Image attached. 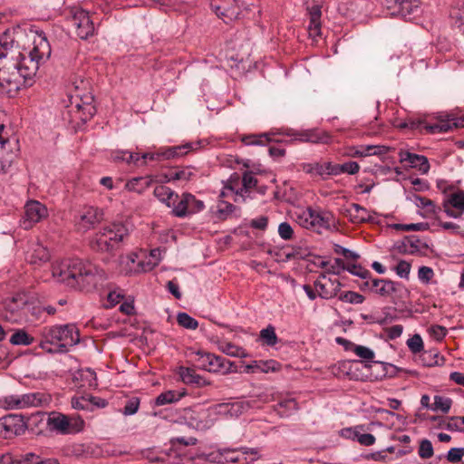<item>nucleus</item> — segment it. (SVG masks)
<instances>
[{
  "label": "nucleus",
  "mask_w": 464,
  "mask_h": 464,
  "mask_svg": "<svg viewBox=\"0 0 464 464\" xmlns=\"http://www.w3.org/2000/svg\"><path fill=\"white\" fill-rule=\"evenodd\" d=\"M50 55L44 32L33 27L5 31L0 36V86L8 93L31 86L40 64Z\"/></svg>",
  "instance_id": "f257e3e1"
},
{
  "label": "nucleus",
  "mask_w": 464,
  "mask_h": 464,
  "mask_svg": "<svg viewBox=\"0 0 464 464\" xmlns=\"http://www.w3.org/2000/svg\"><path fill=\"white\" fill-rule=\"evenodd\" d=\"M52 276L69 287L90 291L107 279L106 272L95 264L80 258L56 261L52 265Z\"/></svg>",
  "instance_id": "f03ea898"
},
{
  "label": "nucleus",
  "mask_w": 464,
  "mask_h": 464,
  "mask_svg": "<svg viewBox=\"0 0 464 464\" xmlns=\"http://www.w3.org/2000/svg\"><path fill=\"white\" fill-rule=\"evenodd\" d=\"M80 331L73 324L44 326L40 330L38 347L50 354H63L80 343Z\"/></svg>",
  "instance_id": "7ed1b4c3"
},
{
  "label": "nucleus",
  "mask_w": 464,
  "mask_h": 464,
  "mask_svg": "<svg viewBox=\"0 0 464 464\" xmlns=\"http://www.w3.org/2000/svg\"><path fill=\"white\" fill-rule=\"evenodd\" d=\"M295 220L304 228L314 229L318 233L323 230H332L336 227L337 220L334 215L325 209L301 208L295 211Z\"/></svg>",
  "instance_id": "20e7f679"
},
{
  "label": "nucleus",
  "mask_w": 464,
  "mask_h": 464,
  "mask_svg": "<svg viewBox=\"0 0 464 464\" xmlns=\"http://www.w3.org/2000/svg\"><path fill=\"white\" fill-rule=\"evenodd\" d=\"M128 233V228L121 223L105 227L92 237L90 242L91 248L98 253H111L120 247Z\"/></svg>",
  "instance_id": "39448f33"
},
{
  "label": "nucleus",
  "mask_w": 464,
  "mask_h": 464,
  "mask_svg": "<svg viewBox=\"0 0 464 464\" xmlns=\"http://www.w3.org/2000/svg\"><path fill=\"white\" fill-rule=\"evenodd\" d=\"M249 408V404L244 401L223 402L209 407L202 413L204 420L198 424L201 429L210 428L219 419H232L240 416Z\"/></svg>",
  "instance_id": "423d86ee"
},
{
  "label": "nucleus",
  "mask_w": 464,
  "mask_h": 464,
  "mask_svg": "<svg viewBox=\"0 0 464 464\" xmlns=\"http://www.w3.org/2000/svg\"><path fill=\"white\" fill-rule=\"evenodd\" d=\"M30 309L31 304L24 296L18 295L5 300L0 304V316L10 323H24L29 320Z\"/></svg>",
  "instance_id": "0eeeda50"
},
{
  "label": "nucleus",
  "mask_w": 464,
  "mask_h": 464,
  "mask_svg": "<svg viewBox=\"0 0 464 464\" xmlns=\"http://www.w3.org/2000/svg\"><path fill=\"white\" fill-rule=\"evenodd\" d=\"M47 428L57 434H76L83 430L85 422L78 415L67 416L59 412H52L47 419Z\"/></svg>",
  "instance_id": "6e6552de"
},
{
  "label": "nucleus",
  "mask_w": 464,
  "mask_h": 464,
  "mask_svg": "<svg viewBox=\"0 0 464 464\" xmlns=\"http://www.w3.org/2000/svg\"><path fill=\"white\" fill-rule=\"evenodd\" d=\"M44 401V395L40 392L24 394H7L0 397V408L13 411L39 407Z\"/></svg>",
  "instance_id": "1a4fd4ad"
},
{
  "label": "nucleus",
  "mask_w": 464,
  "mask_h": 464,
  "mask_svg": "<svg viewBox=\"0 0 464 464\" xmlns=\"http://www.w3.org/2000/svg\"><path fill=\"white\" fill-rule=\"evenodd\" d=\"M372 293L382 297H390L394 303L409 295L408 289L401 283L378 278L372 279Z\"/></svg>",
  "instance_id": "9d476101"
},
{
  "label": "nucleus",
  "mask_w": 464,
  "mask_h": 464,
  "mask_svg": "<svg viewBox=\"0 0 464 464\" xmlns=\"http://www.w3.org/2000/svg\"><path fill=\"white\" fill-rule=\"evenodd\" d=\"M201 146V141L198 140L195 142H187L180 146L170 147L165 150H162L158 152H146L140 155V163L142 166L146 164V160H160L162 159H171L175 157H179L187 154L190 150H196Z\"/></svg>",
  "instance_id": "9b49d317"
},
{
  "label": "nucleus",
  "mask_w": 464,
  "mask_h": 464,
  "mask_svg": "<svg viewBox=\"0 0 464 464\" xmlns=\"http://www.w3.org/2000/svg\"><path fill=\"white\" fill-rule=\"evenodd\" d=\"M257 180L252 172H246L242 178V187L237 188L234 181L230 180L228 185H225L220 197L232 196L235 202L245 201L249 197V189L256 187Z\"/></svg>",
  "instance_id": "f8f14e48"
},
{
  "label": "nucleus",
  "mask_w": 464,
  "mask_h": 464,
  "mask_svg": "<svg viewBox=\"0 0 464 464\" xmlns=\"http://www.w3.org/2000/svg\"><path fill=\"white\" fill-rule=\"evenodd\" d=\"M280 133L293 138L294 140L301 142H311L315 144H327L331 142V136L329 133L319 129H309L304 130L285 129L282 130Z\"/></svg>",
  "instance_id": "ddd939ff"
},
{
  "label": "nucleus",
  "mask_w": 464,
  "mask_h": 464,
  "mask_svg": "<svg viewBox=\"0 0 464 464\" xmlns=\"http://www.w3.org/2000/svg\"><path fill=\"white\" fill-rule=\"evenodd\" d=\"M26 430V422L21 415L9 414L0 418V438L11 439L20 436Z\"/></svg>",
  "instance_id": "4468645a"
},
{
  "label": "nucleus",
  "mask_w": 464,
  "mask_h": 464,
  "mask_svg": "<svg viewBox=\"0 0 464 464\" xmlns=\"http://www.w3.org/2000/svg\"><path fill=\"white\" fill-rule=\"evenodd\" d=\"M205 208L204 202L198 199L190 193H184L174 206L172 213L179 218H184L202 211Z\"/></svg>",
  "instance_id": "2eb2a0df"
},
{
  "label": "nucleus",
  "mask_w": 464,
  "mask_h": 464,
  "mask_svg": "<svg viewBox=\"0 0 464 464\" xmlns=\"http://www.w3.org/2000/svg\"><path fill=\"white\" fill-rule=\"evenodd\" d=\"M4 130L5 125L0 123V173L6 172L15 158L16 143Z\"/></svg>",
  "instance_id": "dca6fc26"
},
{
  "label": "nucleus",
  "mask_w": 464,
  "mask_h": 464,
  "mask_svg": "<svg viewBox=\"0 0 464 464\" xmlns=\"http://www.w3.org/2000/svg\"><path fill=\"white\" fill-rule=\"evenodd\" d=\"M329 273H322L314 282V286L318 296L322 299H331L340 292L342 284L336 278L328 276Z\"/></svg>",
  "instance_id": "f3484780"
},
{
  "label": "nucleus",
  "mask_w": 464,
  "mask_h": 464,
  "mask_svg": "<svg viewBox=\"0 0 464 464\" xmlns=\"http://www.w3.org/2000/svg\"><path fill=\"white\" fill-rule=\"evenodd\" d=\"M439 121L434 124H426V131L430 134L445 133L453 128L464 127V118L455 117L452 113L440 112L438 116Z\"/></svg>",
  "instance_id": "a211bd4d"
},
{
  "label": "nucleus",
  "mask_w": 464,
  "mask_h": 464,
  "mask_svg": "<svg viewBox=\"0 0 464 464\" xmlns=\"http://www.w3.org/2000/svg\"><path fill=\"white\" fill-rule=\"evenodd\" d=\"M72 25L75 28L76 34L81 39H88L95 32L93 22L91 20L89 13L82 9H76L71 19Z\"/></svg>",
  "instance_id": "6ab92c4d"
},
{
  "label": "nucleus",
  "mask_w": 464,
  "mask_h": 464,
  "mask_svg": "<svg viewBox=\"0 0 464 464\" xmlns=\"http://www.w3.org/2000/svg\"><path fill=\"white\" fill-rule=\"evenodd\" d=\"M441 207L447 217L458 219L464 214V191L457 190L445 196Z\"/></svg>",
  "instance_id": "aec40b11"
},
{
  "label": "nucleus",
  "mask_w": 464,
  "mask_h": 464,
  "mask_svg": "<svg viewBox=\"0 0 464 464\" xmlns=\"http://www.w3.org/2000/svg\"><path fill=\"white\" fill-rule=\"evenodd\" d=\"M392 5V14L399 15L405 20H413L421 13V7L418 0H390Z\"/></svg>",
  "instance_id": "412c9836"
},
{
  "label": "nucleus",
  "mask_w": 464,
  "mask_h": 464,
  "mask_svg": "<svg viewBox=\"0 0 464 464\" xmlns=\"http://www.w3.org/2000/svg\"><path fill=\"white\" fill-rule=\"evenodd\" d=\"M211 8L226 24L237 19L239 14L237 0H212Z\"/></svg>",
  "instance_id": "4be33fe9"
},
{
  "label": "nucleus",
  "mask_w": 464,
  "mask_h": 464,
  "mask_svg": "<svg viewBox=\"0 0 464 464\" xmlns=\"http://www.w3.org/2000/svg\"><path fill=\"white\" fill-rule=\"evenodd\" d=\"M24 219L23 226L25 229L30 228L34 224L40 222L48 216V210L39 201L32 200L26 203Z\"/></svg>",
  "instance_id": "5701e85b"
},
{
  "label": "nucleus",
  "mask_w": 464,
  "mask_h": 464,
  "mask_svg": "<svg viewBox=\"0 0 464 464\" xmlns=\"http://www.w3.org/2000/svg\"><path fill=\"white\" fill-rule=\"evenodd\" d=\"M341 213L353 224L372 221L373 215H376L375 212H372L357 203H352L342 208Z\"/></svg>",
  "instance_id": "b1692460"
},
{
  "label": "nucleus",
  "mask_w": 464,
  "mask_h": 464,
  "mask_svg": "<svg viewBox=\"0 0 464 464\" xmlns=\"http://www.w3.org/2000/svg\"><path fill=\"white\" fill-rule=\"evenodd\" d=\"M120 270L125 275L149 272L145 261L137 253H130L120 257Z\"/></svg>",
  "instance_id": "393cba45"
},
{
  "label": "nucleus",
  "mask_w": 464,
  "mask_h": 464,
  "mask_svg": "<svg viewBox=\"0 0 464 464\" xmlns=\"http://www.w3.org/2000/svg\"><path fill=\"white\" fill-rule=\"evenodd\" d=\"M103 213L97 208H84L76 222L79 230L87 231L102 220Z\"/></svg>",
  "instance_id": "a878e982"
},
{
  "label": "nucleus",
  "mask_w": 464,
  "mask_h": 464,
  "mask_svg": "<svg viewBox=\"0 0 464 464\" xmlns=\"http://www.w3.org/2000/svg\"><path fill=\"white\" fill-rule=\"evenodd\" d=\"M398 155L400 162L407 163L410 168L416 169L420 174H427L429 172L430 166L425 156L403 150H401Z\"/></svg>",
  "instance_id": "bb28decb"
},
{
  "label": "nucleus",
  "mask_w": 464,
  "mask_h": 464,
  "mask_svg": "<svg viewBox=\"0 0 464 464\" xmlns=\"http://www.w3.org/2000/svg\"><path fill=\"white\" fill-rule=\"evenodd\" d=\"M363 426H355L346 428L342 430V434L353 441H358L363 446H372L375 443V437L370 433H363Z\"/></svg>",
  "instance_id": "cd10ccee"
},
{
  "label": "nucleus",
  "mask_w": 464,
  "mask_h": 464,
  "mask_svg": "<svg viewBox=\"0 0 464 464\" xmlns=\"http://www.w3.org/2000/svg\"><path fill=\"white\" fill-rule=\"evenodd\" d=\"M389 149L383 145H358L353 146L348 150V155L351 157H367L372 155H383Z\"/></svg>",
  "instance_id": "c85d7f7f"
},
{
  "label": "nucleus",
  "mask_w": 464,
  "mask_h": 464,
  "mask_svg": "<svg viewBox=\"0 0 464 464\" xmlns=\"http://www.w3.org/2000/svg\"><path fill=\"white\" fill-rule=\"evenodd\" d=\"M301 169L309 175L319 176L324 179L333 175L334 172L333 164L331 162H306L301 165Z\"/></svg>",
  "instance_id": "c756f323"
},
{
  "label": "nucleus",
  "mask_w": 464,
  "mask_h": 464,
  "mask_svg": "<svg viewBox=\"0 0 464 464\" xmlns=\"http://www.w3.org/2000/svg\"><path fill=\"white\" fill-rule=\"evenodd\" d=\"M50 259L49 250L40 243H34L26 251V260L32 265H41Z\"/></svg>",
  "instance_id": "7c9ffc66"
},
{
  "label": "nucleus",
  "mask_w": 464,
  "mask_h": 464,
  "mask_svg": "<svg viewBox=\"0 0 464 464\" xmlns=\"http://www.w3.org/2000/svg\"><path fill=\"white\" fill-rule=\"evenodd\" d=\"M207 371L228 373L236 372V366L233 362L213 353V355L210 357V360L208 361V365H207Z\"/></svg>",
  "instance_id": "2f4dec72"
},
{
  "label": "nucleus",
  "mask_w": 464,
  "mask_h": 464,
  "mask_svg": "<svg viewBox=\"0 0 464 464\" xmlns=\"http://www.w3.org/2000/svg\"><path fill=\"white\" fill-rule=\"evenodd\" d=\"M111 159L114 162H122L129 166L133 165L136 167L142 166L140 163V154L131 152L127 150H115L111 152Z\"/></svg>",
  "instance_id": "473e14b6"
},
{
  "label": "nucleus",
  "mask_w": 464,
  "mask_h": 464,
  "mask_svg": "<svg viewBox=\"0 0 464 464\" xmlns=\"http://www.w3.org/2000/svg\"><path fill=\"white\" fill-rule=\"evenodd\" d=\"M154 196L169 208H174L179 199V195L169 187L160 185L154 188Z\"/></svg>",
  "instance_id": "72a5a7b5"
},
{
  "label": "nucleus",
  "mask_w": 464,
  "mask_h": 464,
  "mask_svg": "<svg viewBox=\"0 0 464 464\" xmlns=\"http://www.w3.org/2000/svg\"><path fill=\"white\" fill-rule=\"evenodd\" d=\"M278 369V362L274 360L269 361H254L245 366L244 372L246 373L255 372H276Z\"/></svg>",
  "instance_id": "f704fd0d"
},
{
  "label": "nucleus",
  "mask_w": 464,
  "mask_h": 464,
  "mask_svg": "<svg viewBox=\"0 0 464 464\" xmlns=\"http://www.w3.org/2000/svg\"><path fill=\"white\" fill-rule=\"evenodd\" d=\"M152 182H153V179L150 176L138 177V178H133V179H130L125 184V188L129 191H133V192L141 194L151 186Z\"/></svg>",
  "instance_id": "c9c22d12"
},
{
  "label": "nucleus",
  "mask_w": 464,
  "mask_h": 464,
  "mask_svg": "<svg viewBox=\"0 0 464 464\" xmlns=\"http://www.w3.org/2000/svg\"><path fill=\"white\" fill-rule=\"evenodd\" d=\"M18 464H59L57 459H44L34 452H25L19 455Z\"/></svg>",
  "instance_id": "e433bc0d"
},
{
  "label": "nucleus",
  "mask_w": 464,
  "mask_h": 464,
  "mask_svg": "<svg viewBox=\"0 0 464 464\" xmlns=\"http://www.w3.org/2000/svg\"><path fill=\"white\" fill-rule=\"evenodd\" d=\"M184 395L185 392L183 391L169 390L159 394L156 397L154 403L156 406L175 403L178 402Z\"/></svg>",
  "instance_id": "4c0bfd02"
},
{
  "label": "nucleus",
  "mask_w": 464,
  "mask_h": 464,
  "mask_svg": "<svg viewBox=\"0 0 464 464\" xmlns=\"http://www.w3.org/2000/svg\"><path fill=\"white\" fill-rule=\"evenodd\" d=\"M34 336L29 334L24 329H18L11 335L9 342L16 346H29L34 343Z\"/></svg>",
  "instance_id": "58836bf2"
},
{
  "label": "nucleus",
  "mask_w": 464,
  "mask_h": 464,
  "mask_svg": "<svg viewBox=\"0 0 464 464\" xmlns=\"http://www.w3.org/2000/svg\"><path fill=\"white\" fill-rule=\"evenodd\" d=\"M416 207L423 210V213L421 214L423 218H430L440 211V208L436 206L434 201L424 197L420 198V200L418 202Z\"/></svg>",
  "instance_id": "ea45409f"
},
{
  "label": "nucleus",
  "mask_w": 464,
  "mask_h": 464,
  "mask_svg": "<svg viewBox=\"0 0 464 464\" xmlns=\"http://www.w3.org/2000/svg\"><path fill=\"white\" fill-rule=\"evenodd\" d=\"M218 346L220 352L231 357H245L246 355L243 348L232 343L220 342Z\"/></svg>",
  "instance_id": "a19ab883"
},
{
  "label": "nucleus",
  "mask_w": 464,
  "mask_h": 464,
  "mask_svg": "<svg viewBox=\"0 0 464 464\" xmlns=\"http://www.w3.org/2000/svg\"><path fill=\"white\" fill-rule=\"evenodd\" d=\"M450 17L454 27L464 34V3L451 9Z\"/></svg>",
  "instance_id": "79ce46f5"
},
{
  "label": "nucleus",
  "mask_w": 464,
  "mask_h": 464,
  "mask_svg": "<svg viewBox=\"0 0 464 464\" xmlns=\"http://www.w3.org/2000/svg\"><path fill=\"white\" fill-rule=\"evenodd\" d=\"M297 410L298 404L294 398H287L278 402V412L282 417H288Z\"/></svg>",
  "instance_id": "37998d69"
},
{
  "label": "nucleus",
  "mask_w": 464,
  "mask_h": 464,
  "mask_svg": "<svg viewBox=\"0 0 464 464\" xmlns=\"http://www.w3.org/2000/svg\"><path fill=\"white\" fill-rule=\"evenodd\" d=\"M179 374L183 382L188 384H199L201 377L196 373L193 369L188 367H179Z\"/></svg>",
  "instance_id": "c03bdc74"
},
{
  "label": "nucleus",
  "mask_w": 464,
  "mask_h": 464,
  "mask_svg": "<svg viewBox=\"0 0 464 464\" xmlns=\"http://www.w3.org/2000/svg\"><path fill=\"white\" fill-rule=\"evenodd\" d=\"M452 401L450 398L435 395L434 402L431 404L430 410L433 411H441L448 413L451 408Z\"/></svg>",
  "instance_id": "a18cd8bd"
},
{
  "label": "nucleus",
  "mask_w": 464,
  "mask_h": 464,
  "mask_svg": "<svg viewBox=\"0 0 464 464\" xmlns=\"http://www.w3.org/2000/svg\"><path fill=\"white\" fill-rule=\"evenodd\" d=\"M333 169H334L333 175H334V176L339 175L341 173H348L350 175H353L359 171L360 166L355 161H349V162H345L341 165H334L333 164Z\"/></svg>",
  "instance_id": "49530a36"
},
{
  "label": "nucleus",
  "mask_w": 464,
  "mask_h": 464,
  "mask_svg": "<svg viewBox=\"0 0 464 464\" xmlns=\"http://www.w3.org/2000/svg\"><path fill=\"white\" fill-rule=\"evenodd\" d=\"M260 339L268 346H274L277 343V335L275 327L268 325L260 331Z\"/></svg>",
  "instance_id": "de8ad7c7"
},
{
  "label": "nucleus",
  "mask_w": 464,
  "mask_h": 464,
  "mask_svg": "<svg viewBox=\"0 0 464 464\" xmlns=\"http://www.w3.org/2000/svg\"><path fill=\"white\" fill-rule=\"evenodd\" d=\"M177 321L180 326H182L186 329L195 330L198 326V321L195 318H193L192 316H190L188 314L184 313V312L178 314Z\"/></svg>",
  "instance_id": "09e8293b"
},
{
  "label": "nucleus",
  "mask_w": 464,
  "mask_h": 464,
  "mask_svg": "<svg viewBox=\"0 0 464 464\" xmlns=\"http://www.w3.org/2000/svg\"><path fill=\"white\" fill-rule=\"evenodd\" d=\"M270 133H262V134H253L248 135L243 138V141L246 145L253 146V145H258L263 146L266 142L270 141L269 138Z\"/></svg>",
  "instance_id": "8fccbe9b"
},
{
  "label": "nucleus",
  "mask_w": 464,
  "mask_h": 464,
  "mask_svg": "<svg viewBox=\"0 0 464 464\" xmlns=\"http://www.w3.org/2000/svg\"><path fill=\"white\" fill-rule=\"evenodd\" d=\"M422 361L426 366H439L444 362V358L433 351L425 352L422 355Z\"/></svg>",
  "instance_id": "3c124183"
},
{
  "label": "nucleus",
  "mask_w": 464,
  "mask_h": 464,
  "mask_svg": "<svg viewBox=\"0 0 464 464\" xmlns=\"http://www.w3.org/2000/svg\"><path fill=\"white\" fill-rule=\"evenodd\" d=\"M80 376L84 382V385H87L89 388L94 389L98 386L96 372L92 369L86 368L82 370Z\"/></svg>",
  "instance_id": "603ef678"
},
{
  "label": "nucleus",
  "mask_w": 464,
  "mask_h": 464,
  "mask_svg": "<svg viewBox=\"0 0 464 464\" xmlns=\"http://www.w3.org/2000/svg\"><path fill=\"white\" fill-rule=\"evenodd\" d=\"M162 259L161 250L159 248L152 249L148 256L143 259L145 261L146 268L148 271L152 270L159 265Z\"/></svg>",
  "instance_id": "864d4df0"
},
{
  "label": "nucleus",
  "mask_w": 464,
  "mask_h": 464,
  "mask_svg": "<svg viewBox=\"0 0 464 464\" xmlns=\"http://www.w3.org/2000/svg\"><path fill=\"white\" fill-rule=\"evenodd\" d=\"M71 404L74 410L92 411L89 395L80 396V397H72V401H71Z\"/></svg>",
  "instance_id": "5fc2aeb1"
},
{
  "label": "nucleus",
  "mask_w": 464,
  "mask_h": 464,
  "mask_svg": "<svg viewBox=\"0 0 464 464\" xmlns=\"http://www.w3.org/2000/svg\"><path fill=\"white\" fill-rule=\"evenodd\" d=\"M364 299L363 295L353 291H346L339 295V300L353 304H362Z\"/></svg>",
  "instance_id": "6e6d98bb"
},
{
  "label": "nucleus",
  "mask_w": 464,
  "mask_h": 464,
  "mask_svg": "<svg viewBox=\"0 0 464 464\" xmlns=\"http://www.w3.org/2000/svg\"><path fill=\"white\" fill-rule=\"evenodd\" d=\"M407 346L410 349V351L414 354L420 353L424 348L421 336L418 334H413L411 338L407 340Z\"/></svg>",
  "instance_id": "4d7b16f0"
},
{
  "label": "nucleus",
  "mask_w": 464,
  "mask_h": 464,
  "mask_svg": "<svg viewBox=\"0 0 464 464\" xmlns=\"http://www.w3.org/2000/svg\"><path fill=\"white\" fill-rule=\"evenodd\" d=\"M72 84L76 92V97H82L90 88V82L82 77L72 81Z\"/></svg>",
  "instance_id": "13d9d810"
},
{
  "label": "nucleus",
  "mask_w": 464,
  "mask_h": 464,
  "mask_svg": "<svg viewBox=\"0 0 464 464\" xmlns=\"http://www.w3.org/2000/svg\"><path fill=\"white\" fill-rule=\"evenodd\" d=\"M235 210V206L224 200H220L217 206V215L219 218H227Z\"/></svg>",
  "instance_id": "bf43d9fd"
},
{
  "label": "nucleus",
  "mask_w": 464,
  "mask_h": 464,
  "mask_svg": "<svg viewBox=\"0 0 464 464\" xmlns=\"http://www.w3.org/2000/svg\"><path fill=\"white\" fill-rule=\"evenodd\" d=\"M361 359L371 362L373 360L375 354L374 352L366 346L356 344L353 351Z\"/></svg>",
  "instance_id": "052dcab7"
},
{
  "label": "nucleus",
  "mask_w": 464,
  "mask_h": 464,
  "mask_svg": "<svg viewBox=\"0 0 464 464\" xmlns=\"http://www.w3.org/2000/svg\"><path fill=\"white\" fill-rule=\"evenodd\" d=\"M433 447L430 440L424 439L420 442L418 454L421 459H430L433 456Z\"/></svg>",
  "instance_id": "680f3d73"
},
{
  "label": "nucleus",
  "mask_w": 464,
  "mask_h": 464,
  "mask_svg": "<svg viewBox=\"0 0 464 464\" xmlns=\"http://www.w3.org/2000/svg\"><path fill=\"white\" fill-rule=\"evenodd\" d=\"M434 275L433 269L430 266H422L419 267L418 279L424 285H429Z\"/></svg>",
  "instance_id": "e2e57ef3"
},
{
  "label": "nucleus",
  "mask_w": 464,
  "mask_h": 464,
  "mask_svg": "<svg viewBox=\"0 0 464 464\" xmlns=\"http://www.w3.org/2000/svg\"><path fill=\"white\" fill-rule=\"evenodd\" d=\"M278 235L284 240H289L293 237L294 229L288 222H282L278 226Z\"/></svg>",
  "instance_id": "0e129e2a"
},
{
  "label": "nucleus",
  "mask_w": 464,
  "mask_h": 464,
  "mask_svg": "<svg viewBox=\"0 0 464 464\" xmlns=\"http://www.w3.org/2000/svg\"><path fill=\"white\" fill-rule=\"evenodd\" d=\"M395 271L401 278L408 279L411 272V264L405 260H401L397 264Z\"/></svg>",
  "instance_id": "69168bd1"
},
{
  "label": "nucleus",
  "mask_w": 464,
  "mask_h": 464,
  "mask_svg": "<svg viewBox=\"0 0 464 464\" xmlns=\"http://www.w3.org/2000/svg\"><path fill=\"white\" fill-rule=\"evenodd\" d=\"M139 406L140 400L138 398H131L126 402L122 412L127 416L133 415L138 411Z\"/></svg>",
  "instance_id": "338daca9"
},
{
  "label": "nucleus",
  "mask_w": 464,
  "mask_h": 464,
  "mask_svg": "<svg viewBox=\"0 0 464 464\" xmlns=\"http://www.w3.org/2000/svg\"><path fill=\"white\" fill-rule=\"evenodd\" d=\"M347 270L352 275L356 276L362 279H367L371 276V272L369 270L358 265H353L349 266Z\"/></svg>",
  "instance_id": "774afa93"
}]
</instances>
